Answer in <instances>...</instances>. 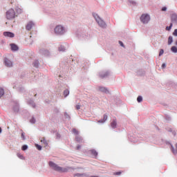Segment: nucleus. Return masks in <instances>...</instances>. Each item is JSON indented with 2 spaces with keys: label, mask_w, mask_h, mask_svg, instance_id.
I'll list each match as a JSON object with an SVG mask.
<instances>
[{
  "label": "nucleus",
  "mask_w": 177,
  "mask_h": 177,
  "mask_svg": "<svg viewBox=\"0 0 177 177\" xmlns=\"http://www.w3.org/2000/svg\"><path fill=\"white\" fill-rule=\"evenodd\" d=\"M171 52H173L174 53H177V48L176 46H172L171 48Z\"/></svg>",
  "instance_id": "a211bd4d"
},
{
  "label": "nucleus",
  "mask_w": 177,
  "mask_h": 177,
  "mask_svg": "<svg viewBox=\"0 0 177 177\" xmlns=\"http://www.w3.org/2000/svg\"><path fill=\"white\" fill-rule=\"evenodd\" d=\"M119 44L120 45V46H124V43H122V41H119Z\"/></svg>",
  "instance_id": "e433bc0d"
},
{
  "label": "nucleus",
  "mask_w": 177,
  "mask_h": 177,
  "mask_svg": "<svg viewBox=\"0 0 177 177\" xmlns=\"http://www.w3.org/2000/svg\"><path fill=\"white\" fill-rule=\"evenodd\" d=\"M69 94L70 91H68V89H66L64 91V97H67V96H68Z\"/></svg>",
  "instance_id": "f3484780"
},
{
  "label": "nucleus",
  "mask_w": 177,
  "mask_h": 177,
  "mask_svg": "<svg viewBox=\"0 0 177 177\" xmlns=\"http://www.w3.org/2000/svg\"><path fill=\"white\" fill-rule=\"evenodd\" d=\"M93 17L95 19L97 23L99 24L100 27L104 28L106 27V23L100 19V17L97 14H93Z\"/></svg>",
  "instance_id": "f03ea898"
},
{
  "label": "nucleus",
  "mask_w": 177,
  "mask_h": 177,
  "mask_svg": "<svg viewBox=\"0 0 177 177\" xmlns=\"http://www.w3.org/2000/svg\"><path fill=\"white\" fill-rule=\"evenodd\" d=\"M5 92L3 91V89L0 88V97H2L3 95H4Z\"/></svg>",
  "instance_id": "393cba45"
},
{
  "label": "nucleus",
  "mask_w": 177,
  "mask_h": 177,
  "mask_svg": "<svg viewBox=\"0 0 177 177\" xmlns=\"http://www.w3.org/2000/svg\"><path fill=\"white\" fill-rule=\"evenodd\" d=\"M106 121H107V115H104L103 120H98V122H101L103 124V123L106 122Z\"/></svg>",
  "instance_id": "9b49d317"
},
{
  "label": "nucleus",
  "mask_w": 177,
  "mask_h": 177,
  "mask_svg": "<svg viewBox=\"0 0 177 177\" xmlns=\"http://www.w3.org/2000/svg\"><path fill=\"white\" fill-rule=\"evenodd\" d=\"M59 52H64V50H66V48L64 46H61L59 47Z\"/></svg>",
  "instance_id": "6ab92c4d"
},
{
  "label": "nucleus",
  "mask_w": 177,
  "mask_h": 177,
  "mask_svg": "<svg viewBox=\"0 0 177 177\" xmlns=\"http://www.w3.org/2000/svg\"><path fill=\"white\" fill-rule=\"evenodd\" d=\"M140 20L144 24H147L150 21V16L147 14H143L140 17Z\"/></svg>",
  "instance_id": "39448f33"
},
{
  "label": "nucleus",
  "mask_w": 177,
  "mask_h": 177,
  "mask_svg": "<svg viewBox=\"0 0 177 177\" xmlns=\"http://www.w3.org/2000/svg\"><path fill=\"white\" fill-rule=\"evenodd\" d=\"M81 149V146L80 145H78L77 147V150H80Z\"/></svg>",
  "instance_id": "ea45409f"
},
{
  "label": "nucleus",
  "mask_w": 177,
  "mask_h": 177,
  "mask_svg": "<svg viewBox=\"0 0 177 177\" xmlns=\"http://www.w3.org/2000/svg\"><path fill=\"white\" fill-rule=\"evenodd\" d=\"M173 35H174L175 37H177V29H176V30L174 31Z\"/></svg>",
  "instance_id": "72a5a7b5"
},
{
  "label": "nucleus",
  "mask_w": 177,
  "mask_h": 177,
  "mask_svg": "<svg viewBox=\"0 0 177 177\" xmlns=\"http://www.w3.org/2000/svg\"><path fill=\"white\" fill-rule=\"evenodd\" d=\"M33 107H35V105H33Z\"/></svg>",
  "instance_id": "c03bdc74"
},
{
  "label": "nucleus",
  "mask_w": 177,
  "mask_h": 177,
  "mask_svg": "<svg viewBox=\"0 0 177 177\" xmlns=\"http://www.w3.org/2000/svg\"><path fill=\"white\" fill-rule=\"evenodd\" d=\"M100 91L101 92H104L105 93H107L109 92V90L104 87H100Z\"/></svg>",
  "instance_id": "4468645a"
},
{
  "label": "nucleus",
  "mask_w": 177,
  "mask_h": 177,
  "mask_svg": "<svg viewBox=\"0 0 177 177\" xmlns=\"http://www.w3.org/2000/svg\"><path fill=\"white\" fill-rule=\"evenodd\" d=\"M72 132L75 133V135H78V131L76 129H73Z\"/></svg>",
  "instance_id": "a878e982"
},
{
  "label": "nucleus",
  "mask_w": 177,
  "mask_h": 177,
  "mask_svg": "<svg viewBox=\"0 0 177 177\" xmlns=\"http://www.w3.org/2000/svg\"><path fill=\"white\" fill-rule=\"evenodd\" d=\"M30 122L31 124H35V119L34 118H32L31 120H30Z\"/></svg>",
  "instance_id": "2f4dec72"
},
{
  "label": "nucleus",
  "mask_w": 177,
  "mask_h": 177,
  "mask_svg": "<svg viewBox=\"0 0 177 177\" xmlns=\"http://www.w3.org/2000/svg\"><path fill=\"white\" fill-rule=\"evenodd\" d=\"M22 150L25 151V150H27V149H28V147L27 145H24L22 146Z\"/></svg>",
  "instance_id": "cd10ccee"
},
{
  "label": "nucleus",
  "mask_w": 177,
  "mask_h": 177,
  "mask_svg": "<svg viewBox=\"0 0 177 177\" xmlns=\"http://www.w3.org/2000/svg\"><path fill=\"white\" fill-rule=\"evenodd\" d=\"M80 109H81V105L80 104L76 105V110H80Z\"/></svg>",
  "instance_id": "f704fd0d"
},
{
  "label": "nucleus",
  "mask_w": 177,
  "mask_h": 177,
  "mask_svg": "<svg viewBox=\"0 0 177 177\" xmlns=\"http://www.w3.org/2000/svg\"><path fill=\"white\" fill-rule=\"evenodd\" d=\"M12 50H18L19 47L16 44H10Z\"/></svg>",
  "instance_id": "9d476101"
},
{
  "label": "nucleus",
  "mask_w": 177,
  "mask_h": 177,
  "mask_svg": "<svg viewBox=\"0 0 177 177\" xmlns=\"http://www.w3.org/2000/svg\"><path fill=\"white\" fill-rule=\"evenodd\" d=\"M162 12H165V10H167V7H163L162 8Z\"/></svg>",
  "instance_id": "58836bf2"
},
{
  "label": "nucleus",
  "mask_w": 177,
  "mask_h": 177,
  "mask_svg": "<svg viewBox=\"0 0 177 177\" xmlns=\"http://www.w3.org/2000/svg\"><path fill=\"white\" fill-rule=\"evenodd\" d=\"M33 64L34 67L38 68V65L39 64V63L38 62V61H35Z\"/></svg>",
  "instance_id": "bb28decb"
},
{
  "label": "nucleus",
  "mask_w": 177,
  "mask_h": 177,
  "mask_svg": "<svg viewBox=\"0 0 177 177\" xmlns=\"http://www.w3.org/2000/svg\"><path fill=\"white\" fill-rule=\"evenodd\" d=\"M55 32L58 35H62L64 34V32H66V30H64V28L63 26L58 25L55 28Z\"/></svg>",
  "instance_id": "20e7f679"
},
{
  "label": "nucleus",
  "mask_w": 177,
  "mask_h": 177,
  "mask_svg": "<svg viewBox=\"0 0 177 177\" xmlns=\"http://www.w3.org/2000/svg\"><path fill=\"white\" fill-rule=\"evenodd\" d=\"M121 174H122V172H121V171H118V172H115V173H114V175L120 176V175H121Z\"/></svg>",
  "instance_id": "473e14b6"
},
{
  "label": "nucleus",
  "mask_w": 177,
  "mask_h": 177,
  "mask_svg": "<svg viewBox=\"0 0 177 177\" xmlns=\"http://www.w3.org/2000/svg\"><path fill=\"white\" fill-rule=\"evenodd\" d=\"M164 55V50L161 49L159 53V56H162Z\"/></svg>",
  "instance_id": "c85d7f7f"
},
{
  "label": "nucleus",
  "mask_w": 177,
  "mask_h": 177,
  "mask_svg": "<svg viewBox=\"0 0 177 177\" xmlns=\"http://www.w3.org/2000/svg\"><path fill=\"white\" fill-rule=\"evenodd\" d=\"M104 77H106V75H104V76H102V78H103Z\"/></svg>",
  "instance_id": "37998d69"
},
{
  "label": "nucleus",
  "mask_w": 177,
  "mask_h": 177,
  "mask_svg": "<svg viewBox=\"0 0 177 177\" xmlns=\"http://www.w3.org/2000/svg\"><path fill=\"white\" fill-rule=\"evenodd\" d=\"M143 100V98H142V96H138L137 98V102H138V103H140V102H142Z\"/></svg>",
  "instance_id": "b1692460"
},
{
  "label": "nucleus",
  "mask_w": 177,
  "mask_h": 177,
  "mask_svg": "<svg viewBox=\"0 0 177 177\" xmlns=\"http://www.w3.org/2000/svg\"><path fill=\"white\" fill-rule=\"evenodd\" d=\"M174 42V39L171 36H169L168 38V45H171Z\"/></svg>",
  "instance_id": "dca6fc26"
},
{
  "label": "nucleus",
  "mask_w": 177,
  "mask_h": 177,
  "mask_svg": "<svg viewBox=\"0 0 177 177\" xmlns=\"http://www.w3.org/2000/svg\"><path fill=\"white\" fill-rule=\"evenodd\" d=\"M176 151L175 149H174V148H172V151L174 154H176V153H177V144L176 145Z\"/></svg>",
  "instance_id": "c756f323"
},
{
  "label": "nucleus",
  "mask_w": 177,
  "mask_h": 177,
  "mask_svg": "<svg viewBox=\"0 0 177 177\" xmlns=\"http://www.w3.org/2000/svg\"><path fill=\"white\" fill-rule=\"evenodd\" d=\"M49 166L51 167L54 171H57L58 172H67V169L62 168L53 162H49Z\"/></svg>",
  "instance_id": "f257e3e1"
},
{
  "label": "nucleus",
  "mask_w": 177,
  "mask_h": 177,
  "mask_svg": "<svg viewBox=\"0 0 177 177\" xmlns=\"http://www.w3.org/2000/svg\"><path fill=\"white\" fill-rule=\"evenodd\" d=\"M5 65L6 66V67H12V66H13V64L12 63V62L8 59H5Z\"/></svg>",
  "instance_id": "6e6552de"
},
{
  "label": "nucleus",
  "mask_w": 177,
  "mask_h": 177,
  "mask_svg": "<svg viewBox=\"0 0 177 177\" xmlns=\"http://www.w3.org/2000/svg\"><path fill=\"white\" fill-rule=\"evenodd\" d=\"M75 140H76V142H77L78 143H82V138H81V137H80V136H77L75 137Z\"/></svg>",
  "instance_id": "ddd939ff"
},
{
  "label": "nucleus",
  "mask_w": 177,
  "mask_h": 177,
  "mask_svg": "<svg viewBox=\"0 0 177 177\" xmlns=\"http://www.w3.org/2000/svg\"><path fill=\"white\" fill-rule=\"evenodd\" d=\"M43 55H49V51L48 50H44L42 52Z\"/></svg>",
  "instance_id": "7c9ffc66"
},
{
  "label": "nucleus",
  "mask_w": 177,
  "mask_h": 177,
  "mask_svg": "<svg viewBox=\"0 0 177 177\" xmlns=\"http://www.w3.org/2000/svg\"><path fill=\"white\" fill-rule=\"evenodd\" d=\"M35 26V24H34V22L32 21H29L26 26V29L28 30V31H30V30L32 28V27H34Z\"/></svg>",
  "instance_id": "423d86ee"
},
{
  "label": "nucleus",
  "mask_w": 177,
  "mask_h": 177,
  "mask_svg": "<svg viewBox=\"0 0 177 177\" xmlns=\"http://www.w3.org/2000/svg\"><path fill=\"white\" fill-rule=\"evenodd\" d=\"M76 176H80V174H76Z\"/></svg>",
  "instance_id": "79ce46f5"
},
{
  "label": "nucleus",
  "mask_w": 177,
  "mask_h": 177,
  "mask_svg": "<svg viewBox=\"0 0 177 177\" xmlns=\"http://www.w3.org/2000/svg\"><path fill=\"white\" fill-rule=\"evenodd\" d=\"M172 23L170 24L169 26L166 27L167 31H169L172 28Z\"/></svg>",
  "instance_id": "4be33fe9"
},
{
  "label": "nucleus",
  "mask_w": 177,
  "mask_h": 177,
  "mask_svg": "<svg viewBox=\"0 0 177 177\" xmlns=\"http://www.w3.org/2000/svg\"><path fill=\"white\" fill-rule=\"evenodd\" d=\"M2 132V129L0 127V133Z\"/></svg>",
  "instance_id": "a19ab883"
},
{
  "label": "nucleus",
  "mask_w": 177,
  "mask_h": 177,
  "mask_svg": "<svg viewBox=\"0 0 177 177\" xmlns=\"http://www.w3.org/2000/svg\"><path fill=\"white\" fill-rule=\"evenodd\" d=\"M21 138H22L23 140H26V137L24 136V133H21Z\"/></svg>",
  "instance_id": "c9c22d12"
},
{
  "label": "nucleus",
  "mask_w": 177,
  "mask_h": 177,
  "mask_svg": "<svg viewBox=\"0 0 177 177\" xmlns=\"http://www.w3.org/2000/svg\"><path fill=\"white\" fill-rule=\"evenodd\" d=\"M4 37H8V38H13L15 37V34L12 32H4Z\"/></svg>",
  "instance_id": "0eeeda50"
},
{
  "label": "nucleus",
  "mask_w": 177,
  "mask_h": 177,
  "mask_svg": "<svg viewBox=\"0 0 177 177\" xmlns=\"http://www.w3.org/2000/svg\"><path fill=\"white\" fill-rule=\"evenodd\" d=\"M35 147L37 149V150H42V147L38 144L35 145Z\"/></svg>",
  "instance_id": "5701e85b"
},
{
  "label": "nucleus",
  "mask_w": 177,
  "mask_h": 177,
  "mask_svg": "<svg viewBox=\"0 0 177 177\" xmlns=\"http://www.w3.org/2000/svg\"><path fill=\"white\" fill-rule=\"evenodd\" d=\"M165 67H167V64H162V68H165Z\"/></svg>",
  "instance_id": "4c0bfd02"
},
{
  "label": "nucleus",
  "mask_w": 177,
  "mask_h": 177,
  "mask_svg": "<svg viewBox=\"0 0 177 177\" xmlns=\"http://www.w3.org/2000/svg\"><path fill=\"white\" fill-rule=\"evenodd\" d=\"M41 143L44 144V146H48V142L46 141V140H45V138H42L41 140Z\"/></svg>",
  "instance_id": "aec40b11"
},
{
  "label": "nucleus",
  "mask_w": 177,
  "mask_h": 177,
  "mask_svg": "<svg viewBox=\"0 0 177 177\" xmlns=\"http://www.w3.org/2000/svg\"><path fill=\"white\" fill-rule=\"evenodd\" d=\"M111 128H117V121L113 120L111 123Z\"/></svg>",
  "instance_id": "f8f14e48"
},
{
  "label": "nucleus",
  "mask_w": 177,
  "mask_h": 177,
  "mask_svg": "<svg viewBox=\"0 0 177 177\" xmlns=\"http://www.w3.org/2000/svg\"><path fill=\"white\" fill-rule=\"evenodd\" d=\"M17 156L21 160H24V156H23V155L21 153H17Z\"/></svg>",
  "instance_id": "412c9836"
},
{
  "label": "nucleus",
  "mask_w": 177,
  "mask_h": 177,
  "mask_svg": "<svg viewBox=\"0 0 177 177\" xmlns=\"http://www.w3.org/2000/svg\"><path fill=\"white\" fill-rule=\"evenodd\" d=\"M171 20L172 22H176L177 21V15L172 14L171 16Z\"/></svg>",
  "instance_id": "1a4fd4ad"
},
{
  "label": "nucleus",
  "mask_w": 177,
  "mask_h": 177,
  "mask_svg": "<svg viewBox=\"0 0 177 177\" xmlns=\"http://www.w3.org/2000/svg\"><path fill=\"white\" fill-rule=\"evenodd\" d=\"M6 17L8 20H12V19H15L16 17V12H15V10L10 9L6 12Z\"/></svg>",
  "instance_id": "7ed1b4c3"
},
{
  "label": "nucleus",
  "mask_w": 177,
  "mask_h": 177,
  "mask_svg": "<svg viewBox=\"0 0 177 177\" xmlns=\"http://www.w3.org/2000/svg\"><path fill=\"white\" fill-rule=\"evenodd\" d=\"M91 154L94 156V157H97V152L95 149H92L90 151Z\"/></svg>",
  "instance_id": "2eb2a0df"
}]
</instances>
